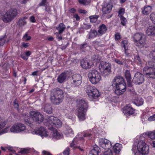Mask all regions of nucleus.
Instances as JSON below:
<instances>
[{
  "mask_svg": "<svg viewBox=\"0 0 155 155\" xmlns=\"http://www.w3.org/2000/svg\"><path fill=\"white\" fill-rule=\"evenodd\" d=\"M7 123L5 120H0V135L7 133H19L23 132L25 133H31L33 134L38 135L39 134L38 128H35V123H33L32 125H30L29 129L26 128L25 126L21 123H16L14 124L10 128L7 127L3 129Z\"/></svg>",
  "mask_w": 155,
  "mask_h": 155,
  "instance_id": "f257e3e1",
  "label": "nucleus"
},
{
  "mask_svg": "<svg viewBox=\"0 0 155 155\" xmlns=\"http://www.w3.org/2000/svg\"><path fill=\"white\" fill-rule=\"evenodd\" d=\"M144 140L141 138V135L138 138L137 142L134 143L133 146L132 151L134 155H143L148 154L149 152V147Z\"/></svg>",
  "mask_w": 155,
  "mask_h": 155,
  "instance_id": "f03ea898",
  "label": "nucleus"
},
{
  "mask_svg": "<svg viewBox=\"0 0 155 155\" xmlns=\"http://www.w3.org/2000/svg\"><path fill=\"white\" fill-rule=\"evenodd\" d=\"M64 97L63 91L58 88L53 89L51 92L50 100L54 104H59L62 101Z\"/></svg>",
  "mask_w": 155,
  "mask_h": 155,
  "instance_id": "7ed1b4c3",
  "label": "nucleus"
},
{
  "mask_svg": "<svg viewBox=\"0 0 155 155\" xmlns=\"http://www.w3.org/2000/svg\"><path fill=\"white\" fill-rule=\"evenodd\" d=\"M93 133V132L90 130L87 131L84 133H79L74 139L72 142L71 143V147H74V146L77 144L80 143V141L83 140L82 136L84 137H88L89 140L91 139L92 137H94Z\"/></svg>",
  "mask_w": 155,
  "mask_h": 155,
  "instance_id": "20e7f679",
  "label": "nucleus"
},
{
  "mask_svg": "<svg viewBox=\"0 0 155 155\" xmlns=\"http://www.w3.org/2000/svg\"><path fill=\"white\" fill-rule=\"evenodd\" d=\"M90 81L93 84H96L101 80L100 73L96 70L90 71L88 74Z\"/></svg>",
  "mask_w": 155,
  "mask_h": 155,
  "instance_id": "39448f33",
  "label": "nucleus"
},
{
  "mask_svg": "<svg viewBox=\"0 0 155 155\" xmlns=\"http://www.w3.org/2000/svg\"><path fill=\"white\" fill-rule=\"evenodd\" d=\"M135 42H137V45L139 48L144 47L146 44L145 35L142 33L135 34L133 36Z\"/></svg>",
  "mask_w": 155,
  "mask_h": 155,
  "instance_id": "423d86ee",
  "label": "nucleus"
},
{
  "mask_svg": "<svg viewBox=\"0 0 155 155\" xmlns=\"http://www.w3.org/2000/svg\"><path fill=\"white\" fill-rule=\"evenodd\" d=\"M86 91L89 97L93 101H95V100L97 99L100 95L98 90L90 85L87 86Z\"/></svg>",
  "mask_w": 155,
  "mask_h": 155,
  "instance_id": "0eeeda50",
  "label": "nucleus"
},
{
  "mask_svg": "<svg viewBox=\"0 0 155 155\" xmlns=\"http://www.w3.org/2000/svg\"><path fill=\"white\" fill-rule=\"evenodd\" d=\"M100 71L105 76L108 75L110 72V64L104 61L101 62L99 66Z\"/></svg>",
  "mask_w": 155,
  "mask_h": 155,
  "instance_id": "6e6552de",
  "label": "nucleus"
},
{
  "mask_svg": "<svg viewBox=\"0 0 155 155\" xmlns=\"http://www.w3.org/2000/svg\"><path fill=\"white\" fill-rule=\"evenodd\" d=\"M47 122L51 125L57 127H61L62 125V122L59 119L52 116L48 117Z\"/></svg>",
  "mask_w": 155,
  "mask_h": 155,
  "instance_id": "1a4fd4ad",
  "label": "nucleus"
},
{
  "mask_svg": "<svg viewBox=\"0 0 155 155\" xmlns=\"http://www.w3.org/2000/svg\"><path fill=\"white\" fill-rule=\"evenodd\" d=\"M87 109L85 107H78L76 114L80 121H83L86 119Z\"/></svg>",
  "mask_w": 155,
  "mask_h": 155,
  "instance_id": "9d476101",
  "label": "nucleus"
},
{
  "mask_svg": "<svg viewBox=\"0 0 155 155\" xmlns=\"http://www.w3.org/2000/svg\"><path fill=\"white\" fill-rule=\"evenodd\" d=\"M71 86L72 87L79 86L81 83V76L79 74H75L70 79Z\"/></svg>",
  "mask_w": 155,
  "mask_h": 155,
  "instance_id": "9b49d317",
  "label": "nucleus"
},
{
  "mask_svg": "<svg viewBox=\"0 0 155 155\" xmlns=\"http://www.w3.org/2000/svg\"><path fill=\"white\" fill-rule=\"evenodd\" d=\"M144 81V76L143 74L139 72L135 74L133 79V82L136 84H140Z\"/></svg>",
  "mask_w": 155,
  "mask_h": 155,
  "instance_id": "f8f14e48",
  "label": "nucleus"
},
{
  "mask_svg": "<svg viewBox=\"0 0 155 155\" xmlns=\"http://www.w3.org/2000/svg\"><path fill=\"white\" fill-rule=\"evenodd\" d=\"M143 73L147 78L155 79V68L144 67L143 70Z\"/></svg>",
  "mask_w": 155,
  "mask_h": 155,
  "instance_id": "ddd939ff",
  "label": "nucleus"
},
{
  "mask_svg": "<svg viewBox=\"0 0 155 155\" xmlns=\"http://www.w3.org/2000/svg\"><path fill=\"white\" fill-rule=\"evenodd\" d=\"M30 117L34 121L30 125H32L33 123H35V128L37 129L38 128L39 131V113L38 112L35 111H31L30 113Z\"/></svg>",
  "mask_w": 155,
  "mask_h": 155,
  "instance_id": "4468645a",
  "label": "nucleus"
},
{
  "mask_svg": "<svg viewBox=\"0 0 155 155\" xmlns=\"http://www.w3.org/2000/svg\"><path fill=\"white\" fill-rule=\"evenodd\" d=\"M99 143L100 146L104 150L110 149L111 146L110 141L106 139H100Z\"/></svg>",
  "mask_w": 155,
  "mask_h": 155,
  "instance_id": "2eb2a0df",
  "label": "nucleus"
},
{
  "mask_svg": "<svg viewBox=\"0 0 155 155\" xmlns=\"http://www.w3.org/2000/svg\"><path fill=\"white\" fill-rule=\"evenodd\" d=\"M113 87H116V90H115V93L118 95L122 94L126 91V86L125 82Z\"/></svg>",
  "mask_w": 155,
  "mask_h": 155,
  "instance_id": "dca6fc26",
  "label": "nucleus"
},
{
  "mask_svg": "<svg viewBox=\"0 0 155 155\" xmlns=\"http://www.w3.org/2000/svg\"><path fill=\"white\" fill-rule=\"evenodd\" d=\"M52 140H57L63 138V135L58 132L56 130H54L52 132L50 135L49 137Z\"/></svg>",
  "mask_w": 155,
  "mask_h": 155,
  "instance_id": "f3484780",
  "label": "nucleus"
},
{
  "mask_svg": "<svg viewBox=\"0 0 155 155\" xmlns=\"http://www.w3.org/2000/svg\"><path fill=\"white\" fill-rule=\"evenodd\" d=\"M94 64L93 63L90 62L88 60L83 59L81 62V65L83 68L84 69H88L91 68Z\"/></svg>",
  "mask_w": 155,
  "mask_h": 155,
  "instance_id": "a211bd4d",
  "label": "nucleus"
},
{
  "mask_svg": "<svg viewBox=\"0 0 155 155\" xmlns=\"http://www.w3.org/2000/svg\"><path fill=\"white\" fill-rule=\"evenodd\" d=\"M141 138L143 140L146 139L147 136L152 140H155V130L149 131L141 134Z\"/></svg>",
  "mask_w": 155,
  "mask_h": 155,
  "instance_id": "6ab92c4d",
  "label": "nucleus"
},
{
  "mask_svg": "<svg viewBox=\"0 0 155 155\" xmlns=\"http://www.w3.org/2000/svg\"><path fill=\"white\" fill-rule=\"evenodd\" d=\"M102 11L104 14L109 13L111 11L112 5L110 4L105 3L102 5Z\"/></svg>",
  "mask_w": 155,
  "mask_h": 155,
  "instance_id": "aec40b11",
  "label": "nucleus"
},
{
  "mask_svg": "<svg viewBox=\"0 0 155 155\" xmlns=\"http://www.w3.org/2000/svg\"><path fill=\"white\" fill-rule=\"evenodd\" d=\"M122 110L123 113L127 116L134 114L135 111L132 107H124Z\"/></svg>",
  "mask_w": 155,
  "mask_h": 155,
  "instance_id": "412c9836",
  "label": "nucleus"
},
{
  "mask_svg": "<svg viewBox=\"0 0 155 155\" xmlns=\"http://www.w3.org/2000/svg\"><path fill=\"white\" fill-rule=\"evenodd\" d=\"M124 82V81L123 78L120 76L115 77L112 81V85L113 86H117V85L121 84Z\"/></svg>",
  "mask_w": 155,
  "mask_h": 155,
  "instance_id": "4be33fe9",
  "label": "nucleus"
},
{
  "mask_svg": "<svg viewBox=\"0 0 155 155\" xmlns=\"http://www.w3.org/2000/svg\"><path fill=\"white\" fill-rule=\"evenodd\" d=\"M125 75L129 87L131 86V77L129 71L126 70L125 72Z\"/></svg>",
  "mask_w": 155,
  "mask_h": 155,
  "instance_id": "5701e85b",
  "label": "nucleus"
},
{
  "mask_svg": "<svg viewBox=\"0 0 155 155\" xmlns=\"http://www.w3.org/2000/svg\"><path fill=\"white\" fill-rule=\"evenodd\" d=\"M107 30V28L106 25L104 24H102L100 25L98 30V36H101L103 34H104Z\"/></svg>",
  "mask_w": 155,
  "mask_h": 155,
  "instance_id": "b1692460",
  "label": "nucleus"
},
{
  "mask_svg": "<svg viewBox=\"0 0 155 155\" xmlns=\"http://www.w3.org/2000/svg\"><path fill=\"white\" fill-rule=\"evenodd\" d=\"M39 135L42 138L48 137V132L45 127H41L39 128Z\"/></svg>",
  "mask_w": 155,
  "mask_h": 155,
  "instance_id": "393cba45",
  "label": "nucleus"
},
{
  "mask_svg": "<svg viewBox=\"0 0 155 155\" xmlns=\"http://www.w3.org/2000/svg\"><path fill=\"white\" fill-rule=\"evenodd\" d=\"M97 36H98V33L96 30L94 29L91 30L87 35L88 38L89 39L94 38Z\"/></svg>",
  "mask_w": 155,
  "mask_h": 155,
  "instance_id": "a878e982",
  "label": "nucleus"
},
{
  "mask_svg": "<svg viewBox=\"0 0 155 155\" xmlns=\"http://www.w3.org/2000/svg\"><path fill=\"white\" fill-rule=\"evenodd\" d=\"M146 33L148 35H155V26H149L146 30Z\"/></svg>",
  "mask_w": 155,
  "mask_h": 155,
  "instance_id": "bb28decb",
  "label": "nucleus"
},
{
  "mask_svg": "<svg viewBox=\"0 0 155 155\" xmlns=\"http://www.w3.org/2000/svg\"><path fill=\"white\" fill-rule=\"evenodd\" d=\"M2 19L5 23H8L13 20L10 15L9 14L8 11L3 15Z\"/></svg>",
  "mask_w": 155,
  "mask_h": 155,
  "instance_id": "cd10ccee",
  "label": "nucleus"
},
{
  "mask_svg": "<svg viewBox=\"0 0 155 155\" xmlns=\"http://www.w3.org/2000/svg\"><path fill=\"white\" fill-rule=\"evenodd\" d=\"M122 148V145L121 144L116 143L113 146V149L115 153L118 154L121 151Z\"/></svg>",
  "mask_w": 155,
  "mask_h": 155,
  "instance_id": "c85d7f7f",
  "label": "nucleus"
},
{
  "mask_svg": "<svg viewBox=\"0 0 155 155\" xmlns=\"http://www.w3.org/2000/svg\"><path fill=\"white\" fill-rule=\"evenodd\" d=\"M152 8L151 6L147 5L141 8L142 12L144 15H147L151 12Z\"/></svg>",
  "mask_w": 155,
  "mask_h": 155,
  "instance_id": "c756f323",
  "label": "nucleus"
},
{
  "mask_svg": "<svg viewBox=\"0 0 155 155\" xmlns=\"http://www.w3.org/2000/svg\"><path fill=\"white\" fill-rule=\"evenodd\" d=\"M8 12L13 19L17 16L18 14L17 9L15 8L10 9Z\"/></svg>",
  "mask_w": 155,
  "mask_h": 155,
  "instance_id": "7c9ffc66",
  "label": "nucleus"
},
{
  "mask_svg": "<svg viewBox=\"0 0 155 155\" xmlns=\"http://www.w3.org/2000/svg\"><path fill=\"white\" fill-rule=\"evenodd\" d=\"M67 77L66 74L65 73H62L59 75L57 80L58 82L60 83H63L66 79Z\"/></svg>",
  "mask_w": 155,
  "mask_h": 155,
  "instance_id": "2f4dec72",
  "label": "nucleus"
},
{
  "mask_svg": "<svg viewBox=\"0 0 155 155\" xmlns=\"http://www.w3.org/2000/svg\"><path fill=\"white\" fill-rule=\"evenodd\" d=\"M65 28V26L63 23H60L58 26L56 27V29L58 31V33H57L58 35L61 34L64 31Z\"/></svg>",
  "mask_w": 155,
  "mask_h": 155,
  "instance_id": "473e14b6",
  "label": "nucleus"
},
{
  "mask_svg": "<svg viewBox=\"0 0 155 155\" xmlns=\"http://www.w3.org/2000/svg\"><path fill=\"white\" fill-rule=\"evenodd\" d=\"M77 103L79 107H86L88 105L87 102L83 99L78 100Z\"/></svg>",
  "mask_w": 155,
  "mask_h": 155,
  "instance_id": "72a5a7b5",
  "label": "nucleus"
},
{
  "mask_svg": "<svg viewBox=\"0 0 155 155\" xmlns=\"http://www.w3.org/2000/svg\"><path fill=\"white\" fill-rule=\"evenodd\" d=\"M100 149L99 147L96 145L93 147V148L91 150L90 153L92 155H98L99 153Z\"/></svg>",
  "mask_w": 155,
  "mask_h": 155,
  "instance_id": "f704fd0d",
  "label": "nucleus"
},
{
  "mask_svg": "<svg viewBox=\"0 0 155 155\" xmlns=\"http://www.w3.org/2000/svg\"><path fill=\"white\" fill-rule=\"evenodd\" d=\"M64 133L67 137H71L73 135V132L72 129L69 127L66 128Z\"/></svg>",
  "mask_w": 155,
  "mask_h": 155,
  "instance_id": "c9c22d12",
  "label": "nucleus"
},
{
  "mask_svg": "<svg viewBox=\"0 0 155 155\" xmlns=\"http://www.w3.org/2000/svg\"><path fill=\"white\" fill-rule=\"evenodd\" d=\"M27 19L26 17H24L19 20L17 23V24L19 26H23L25 25L26 23V19Z\"/></svg>",
  "mask_w": 155,
  "mask_h": 155,
  "instance_id": "e433bc0d",
  "label": "nucleus"
},
{
  "mask_svg": "<svg viewBox=\"0 0 155 155\" xmlns=\"http://www.w3.org/2000/svg\"><path fill=\"white\" fill-rule=\"evenodd\" d=\"M143 103V99L140 97L137 98V100L134 102V104L135 105L138 106L142 105Z\"/></svg>",
  "mask_w": 155,
  "mask_h": 155,
  "instance_id": "4c0bfd02",
  "label": "nucleus"
},
{
  "mask_svg": "<svg viewBox=\"0 0 155 155\" xmlns=\"http://www.w3.org/2000/svg\"><path fill=\"white\" fill-rule=\"evenodd\" d=\"M155 66V62L152 61H149L148 63H147L146 66L144 67H147L148 68H153Z\"/></svg>",
  "mask_w": 155,
  "mask_h": 155,
  "instance_id": "58836bf2",
  "label": "nucleus"
},
{
  "mask_svg": "<svg viewBox=\"0 0 155 155\" xmlns=\"http://www.w3.org/2000/svg\"><path fill=\"white\" fill-rule=\"evenodd\" d=\"M98 18V16L97 15H91L89 17L90 21L91 22L94 23H95L97 21V19Z\"/></svg>",
  "mask_w": 155,
  "mask_h": 155,
  "instance_id": "ea45409f",
  "label": "nucleus"
},
{
  "mask_svg": "<svg viewBox=\"0 0 155 155\" xmlns=\"http://www.w3.org/2000/svg\"><path fill=\"white\" fill-rule=\"evenodd\" d=\"M92 60L94 62H98L101 60V57L98 54L93 55L91 58Z\"/></svg>",
  "mask_w": 155,
  "mask_h": 155,
  "instance_id": "a19ab883",
  "label": "nucleus"
},
{
  "mask_svg": "<svg viewBox=\"0 0 155 155\" xmlns=\"http://www.w3.org/2000/svg\"><path fill=\"white\" fill-rule=\"evenodd\" d=\"M148 116L147 115H144L141 117V121L143 124H146L147 123L148 120Z\"/></svg>",
  "mask_w": 155,
  "mask_h": 155,
  "instance_id": "79ce46f5",
  "label": "nucleus"
},
{
  "mask_svg": "<svg viewBox=\"0 0 155 155\" xmlns=\"http://www.w3.org/2000/svg\"><path fill=\"white\" fill-rule=\"evenodd\" d=\"M31 38V37L28 35L27 33H26L23 37L22 40L24 41H27L30 40Z\"/></svg>",
  "mask_w": 155,
  "mask_h": 155,
  "instance_id": "37998d69",
  "label": "nucleus"
},
{
  "mask_svg": "<svg viewBox=\"0 0 155 155\" xmlns=\"http://www.w3.org/2000/svg\"><path fill=\"white\" fill-rule=\"evenodd\" d=\"M128 41L127 40H123L122 42V45L124 48V49H126L128 48Z\"/></svg>",
  "mask_w": 155,
  "mask_h": 155,
  "instance_id": "c03bdc74",
  "label": "nucleus"
},
{
  "mask_svg": "<svg viewBox=\"0 0 155 155\" xmlns=\"http://www.w3.org/2000/svg\"><path fill=\"white\" fill-rule=\"evenodd\" d=\"M24 119L25 121L28 124H31V122L30 121V117L28 115H23Z\"/></svg>",
  "mask_w": 155,
  "mask_h": 155,
  "instance_id": "a18cd8bd",
  "label": "nucleus"
},
{
  "mask_svg": "<svg viewBox=\"0 0 155 155\" xmlns=\"http://www.w3.org/2000/svg\"><path fill=\"white\" fill-rule=\"evenodd\" d=\"M105 150L104 151V155H113L112 152L110 149Z\"/></svg>",
  "mask_w": 155,
  "mask_h": 155,
  "instance_id": "49530a36",
  "label": "nucleus"
},
{
  "mask_svg": "<svg viewBox=\"0 0 155 155\" xmlns=\"http://www.w3.org/2000/svg\"><path fill=\"white\" fill-rule=\"evenodd\" d=\"M150 19L152 21V23L155 25V14L154 13H151L150 15Z\"/></svg>",
  "mask_w": 155,
  "mask_h": 155,
  "instance_id": "de8ad7c7",
  "label": "nucleus"
},
{
  "mask_svg": "<svg viewBox=\"0 0 155 155\" xmlns=\"http://www.w3.org/2000/svg\"><path fill=\"white\" fill-rule=\"evenodd\" d=\"M45 111L48 114H51L52 113V109L51 107H45Z\"/></svg>",
  "mask_w": 155,
  "mask_h": 155,
  "instance_id": "09e8293b",
  "label": "nucleus"
},
{
  "mask_svg": "<svg viewBox=\"0 0 155 155\" xmlns=\"http://www.w3.org/2000/svg\"><path fill=\"white\" fill-rule=\"evenodd\" d=\"M31 149L29 148H26L23 149L21 150V153H30Z\"/></svg>",
  "mask_w": 155,
  "mask_h": 155,
  "instance_id": "8fccbe9b",
  "label": "nucleus"
},
{
  "mask_svg": "<svg viewBox=\"0 0 155 155\" xmlns=\"http://www.w3.org/2000/svg\"><path fill=\"white\" fill-rule=\"evenodd\" d=\"M120 21L121 24L125 26L127 22V19L123 16L120 17Z\"/></svg>",
  "mask_w": 155,
  "mask_h": 155,
  "instance_id": "3c124183",
  "label": "nucleus"
},
{
  "mask_svg": "<svg viewBox=\"0 0 155 155\" xmlns=\"http://www.w3.org/2000/svg\"><path fill=\"white\" fill-rule=\"evenodd\" d=\"M78 2L80 4H82L85 5H88L90 2L87 0H79Z\"/></svg>",
  "mask_w": 155,
  "mask_h": 155,
  "instance_id": "603ef678",
  "label": "nucleus"
},
{
  "mask_svg": "<svg viewBox=\"0 0 155 155\" xmlns=\"http://www.w3.org/2000/svg\"><path fill=\"white\" fill-rule=\"evenodd\" d=\"M125 9L124 8H121L118 12V16L119 17H122L124 13Z\"/></svg>",
  "mask_w": 155,
  "mask_h": 155,
  "instance_id": "864d4df0",
  "label": "nucleus"
},
{
  "mask_svg": "<svg viewBox=\"0 0 155 155\" xmlns=\"http://www.w3.org/2000/svg\"><path fill=\"white\" fill-rule=\"evenodd\" d=\"M134 59L135 61L140 64H141V61L139 57V55H137L136 57H134Z\"/></svg>",
  "mask_w": 155,
  "mask_h": 155,
  "instance_id": "5fc2aeb1",
  "label": "nucleus"
},
{
  "mask_svg": "<svg viewBox=\"0 0 155 155\" xmlns=\"http://www.w3.org/2000/svg\"><path fill=\"white\" fill-rule=\"evenodd\" d=\"M47 0H42L41 3L39 4V5L40 6H47Z\"/></svg>",
  "mask_w": 155,
  "mask_h": 155,
  "instance_id": "6e6d98bb",
  "label": "nucleus"
},
{
  "mask_svg": "<svg viewBox=\"0 0 155 155\" xmlns=\"http://www.w3.org/2000/svg\"><path fill=\"white\" fill-rule=\"evenodd\" d=\"M148 121L152 122L155 120V114H153L152 116L148 117Z\"/></svg>",
  "mask_w": 155,
  "mask_h": 155,
  "instance_id": "4d7b16f0",
  "label": "nucleus"
},
{
  "mask_svg": "<svg viewBox=\"0 0 155 155\" xmlns=\"http://www.w3.org/2000/svg\"><path fill=\"white\" fill-rule=\"evenodd\" d=\"M150 56L151 58L155 60V51H151L150 54Z\"/></svg>",
  "mask_w": 155,
  "mask_h": 155,
  "instance_id": "13d9d810",
  "label": "nucleus"
},
{
  "mask_svg": "<svg viewBox=\"0 0 155 155\" xmlns=\"http://www.w3.org/2000/svg\"><path fill=\"white\" fill-rule=\"evenodd\" d=\"M70 149L68 147H67L64 151L63 154L64 155H69Z\"/></svg>",
  "mask_w": 155,
  "mask_h": 155,
  "instance_id": "bf43d9fd",
  "label": "nucleus"
},
{
  "mask_svg": "<svg viewBox=\"0 0 155 155\" xmlns=\"http://www.w3.org/2000/svg\"><path fill=\"white\" fill-rule=\"evenodd\" d=\"M115 61L117 64L120 65H123L125 63L124 61H122L117 59H115Z\"/></svg>",
  "mask_w": 155,
  "mask_h": 155,
  "instance_id": "052dcab7",
  "label": "nucleus"
},
{
  "mask_svg": "<svg viewBox=\"0 0 155 155\" xmlns=\"http://www.w3.org/2000/svg\"><path fill=\"white\" fill-rule=\"evenodd\" d=\"M115 39L116 40H118L120 38V37L119 33H117L115 35Z\"/></svg>",
  "mask_w": 155,
  "mask_h": 155,
  "instance_id": "680f3d73",
  "label": "nucleus"
},
{
  "mask_svg": "<svg viewBox=\"0 0 155 155\" xmlns=\"http://www.w3.org/2000/svg\"><path fill=\"white\" fill-rule=\"evenodd\" d=\"M5 42L4 38L0 39V46L3 45Z\"/></svg>",
  "mask_w": 155,
  "mask_h": 155,
  "instance_id": "e2e57ef3",
  "label": "nucleus"
},
{
  "mask_svg": "<svg viewBox=\"0 0 155 155\" xmlns=\"http://www.w3.org/2000/svg\"><path fill=\"white\" fill-rule=\"evenodd\" d=\"M124 53L126 54V56L128 57L129 55V51L128 50V48L127 49H124Z\"/></svg>",
  "mask_w": 155,
  "mask_h": 155,
  "instance_id": "0e129e2a",
  "label": "nucleus"
},
{
  "mask_svg": "<svg viewBox=\"0 0 155 155\" xmlns=\"http://www.w3.org/2000/svg\"><path fill=\"white\" fill-rule=\"evenodd\" d=\"M87 46V44H84L82 45H81L80 46V48L81 49H83L84 48H85Z\"/></svg>",
  "mask_w": 155,
  "mask_h": 155,
  "instance_id": "69168bd1",
  "label": "nucleus"
},
{
  "mask_svg": "<svg viewBox=\"0 0 155 155\" xmlns=\"http://www.w3.org/2000/svg\"><path fill=\"white\" fill-rule=\"evenodd\" d=\"M73 17L76 18V20H79L80 19V17L77 14H74L73 15Z\"/></svg>",
  "mask_w": 155,
  "mask_h": 155,
  "instance_id": "338daca9",
  "label": "nucleus"
},
{
  "mask_svg": "<svg viewBox=\"0 0 155 155\" xmlns=\"http://www.w3.org/2000/svg\"><path fill=\"white\" fill-rule=\"evenodd\" d=\"M42 153L44 155H51L49 152L45 150L42 151Z\"/></svg>",
  "mask_w": 155,
  "mask_h": 155,
  "instance_id": "774afa93",
  "label": "nucleus"
}]
</instances>
